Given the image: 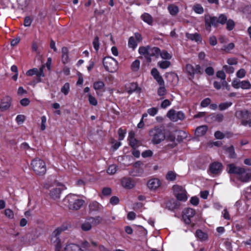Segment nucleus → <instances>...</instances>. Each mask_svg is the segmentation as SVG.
I'll return each instance as SVG.
<instances>
[{"instance_id": "nucleus-5", "label": "nucleus", "mask_w": 251, "mask_h": 251, "mask_svg": "<svg viewBox=\"0 0 251 251\" xmlns=\"http://www.w3.org/2000/svg\"><path fill=\"white\" fill-rule=\"evenodd\" d=\"M149 134L154 144H158L165 139V133L160 128H154L150 131Z\"/></svg>"}, {"instance_id": "nucleus-35", "label": "nucleus", "mask_w": 251, "mask_h": 251, "mask_svg": "<svg viewBox=\"0 0 251 251\" xmlns=\"http://www.w3.org/2000/svg\"><path fill=\"white\" fill-rule=\"evenodd\" d=\"M168 9L170 14L172 16L176 15L179 12L178 7L174 4L169 5L168 7Z\"/></svg>"}, {"instance_id": "nucleus-48", "label": "nucleus", "mask_w": 251, "mask_h": 251, "mask_svg": "<svg viewBox=\"0 0 251 251\" xmlns=\"http://www.w3.org/2000/svg\"><path fill=\"white\" fill-rule=\"evenodd\" d=\"M137 46L136 41L135 40L134 37L132 36L129 38L128 40V46L130 48L135 49Z\"/></svg>"}, {"instance_id": "nucleus-47", "label": "nucleus", "mask_w": 251, "mask_h": 251, "mask_svg": "<svg viewBox=\"0 0 251 251\" xmlns=\"http://www.w3.org/2000/svg\"><path fill=\"white\" fill-rule=\"evenodd\" d=\"M140 61L139 60H135L132 63L131 68L133 71H137L140 67Z\"/></svg>"}, {"instance_id": "nucleus-28", "label": "nucleus", "mask_w": 251, "mask_h": 251, "mask_svg": "<svg viewBox=\"0 0 251 251\" xmlns=\"http://www.w3.org/2000/svg\"><path fill=\"white\" fill-rule=\"evenodd\" d=\"M165 139L167 141L172 142L171 144H168V146L171 147V148H173L176 146V137L173 134H170L167 137H165Z\"/></svg>"}, {"instance_id": "nucleus-62", "label": "nucleus", "mask_w": 251, "mask_h": 251, "mask_svg": "<svg viewBox=\"0 0 251 251\" xmlns=\"http://www.w3.org/2000/svg\"><path fill=\"white\" fill-rule=\"evenodd\" d=\"M32 21L30 17L27 16L25 18L24 25L25 26H29L31 24Z\"/></svg>"}, {"instance_id": "nucleus-2", "label": "nucleus", "mask_w": 251, "mask_h": 251, "mask_svg": "<svg viewBox=\"0 0 251 251\" xmlns=\"http://www.w3.org/2000/svg\"><path fill=\"white\" fill-rule=\"evenodd\" d=\"M138 51L139 53L143 55L149 62H151V56L157 57L160 54V49L157 47H140Z\"/></svg>"}, {"instance_id": "nucleus-51", "label": "nucleus", "mask_w": 251, "mask_h": 251, "mask_svg": "<svg viewBox=\"0 0 251 251\" xmlns=\"http://www.w3.org/2000/svg\"><path fill=\"white\" fill-rule=\"evenodd\" d=\"M166 94V89L164 85H160L157 90V94L159 96H163Z\"/></svg>"}, {"instance_id": "nucleus-25", "label": "nucleus", "mask_w": 251, "mask_h": 251, "mask_svg": "<svg viewBox=\"0 0 251 251\" xmlns=\"http://www.w3.org/2000/svg\"><path fill=\"white\" fill-rule=\"evenodd\" d=\"M63 251H82V250L78 245L75 244H70L66 245Z\"/></svg>"}, {"instance_id": "nucleus-18", "label": "nucleus", "mask_w": 251, "mask_h": 251, "mask_svg": "<svg viewBox=\"0 0 251 251\" xmlns=\"http://www.w3.org/2000/svg\"><path fill=\"white\" fill-rule=\"evenodd\" d=\"M148 187L151 190H155L161 185V182L158 178H152L148 181Z\"/></svg>"}, {"instance_id": "nucleus-24", "label": "nucleus", "mask_w": 251, "mask_h": 251, "mask_svg": "<svg viewBox=\"0 0 251 251\" xmlns=\"http://www.w3.org/2000/svg\"><path fill=\"white\" fill-rule=\"evenodd\" d=\"M208 127L206 126H201L198 127L195 130V134L197 136H202L207 132Z\"/></svg>"}, {"instance_id": "nucleus-39", "label": "nucleus", "mask_w": 251, "mask_h": 251, "mask_svg": "<svg viewBox=\"0 0 251 251\" xmlns=\"http://www.w3.org/2000/svg\"><path fill=\"white\" fill-rule=\"evenodd\" d=\"M196 236L201 240L204 241L207 238V235L201 230H197L196 232Z\"/></svg>"}, {"instance_id": "nucleus-64", "label": "nucleus", "mask_w": 251, "mask_h": 251, "mask_svg": "<svg viewBox=\"0 0 251 251\" xmlns=\"http://www.w3.org/2000/svg\"><path fill=\"white\" fill-rule=\"evenodd\" d=\"M209 44L211 46H215L217 44V38L215 36H211L209 39Z\"/></svg>"}, {"instance_id": "nucleus-22", "label": "nucleus", "mask_w": 251, "mask_h": 251, "mask_svg": "<svg viewBox=\"0 0 251 251\" xmlns=\"http://www.w3.org/2000/svg\"><path fill=\"white\" fill-rule=\"evenodd\" d=\"M51 241L54 244L56 251H62L61 248L60 240L59 237L51 235Z\"/></svg>"}, {"instance_id": "nucleus-41", "label": "nucleus", "mask_w": 251, "mask_h": 251, "mask_svg": "<svg viewBox=\"0 0 251 251\" xmlns=\"http://www.w3.org/2000/svg\"><path fill=\"white\" fill-rule=\"evenodd\" d=\"M193 10L197 14H201L203 13V8L200 4H196L193 7Z\"/></svg>"}, {"instance_id": "nucleus-30", "label": "nucleus", "mask_w": 251, "mask_h": 251, "mask_svg": "<svg viewBox=\"0 0 251 251\" xmlns=\"http://www.w3.org/2000/svg\"><path fill=\"white\" fill-rule=\"evenodd\" d=\"M142 20L147 23L148 24L151 25L153 23V19L151 16L147 13H145L141 16Z\"/></svg>"}, {"instance_id": "nucleus-3", "label": "nucleus", "mask_w": 251, "mask_h": 251, "mask_svg": "<svg viewBox=\"0 0 251 251\" xmlns=\"http://www.w3.org/2000/svg\"><path fill=\"white\" fill-rule=\"evenodd\" d=\"M64 201L68 203L69 208L74 210L79 209L84 202L83 200L79 199L78 196L74 194L67 195Z\"/></svg>"}, {"instance_id": "nucleus-17", "label": "nucleus", "mask_w": 251, "mask_h": 251, "mask_svg": "<svg viewBox=\"0 0 251 251\" xmlns=\"http://www.w3.org/2000/svg\"><path fill=\"white\" fill-rule=\"evenodd\" d=\"M243 167L236 166L234 164H229L227 165L226 170L228 173L235 174L236 176L238 175Z\"/></svg>"}, {"instance_id": "nucleus-46", "label": "nucleus", "mask_w": 251, "mask_h": 251, "mask_svg": "<svg viewBox=\"0 0 251 251\" xmlns=\"http://www.w3.org/2000/svg\"><path fill=\"white\" fill-rule=\"evenodd\" d=\"M232 104V103L231 102H226L221 103L219 105V109L221 111L224 110L230 107Z\"/></svg>"}, {"instance_id": "nucleus-58", "label": "nucleus", "mask_w": 251, "mask_h": 251, "mask_svg": "<svg viewBox=\"0 0 251 251\" xmlns=\"http://www.w3.org/2000/svg\"><path fill=\"white\" fill-rule=\"evenodd\" d=\"M211 100L209 98H206L202 100L201 103V105L202 107H205L210 104Z\"/></svg>"}, {"instance_id": "nucleus-23", "label": "nucleus", "mask_w": 251, "mask_h": 251, "mask_svg": "<svg viewBox=\"0 0 251 251\" xmlns=\"http://www.w3.org/2000/svg\"><path fill=\"white\" fill-rule=\"evenodd\" d=\"M11 104V98L9 97H6L1 102L0 108L1 110H5L8 109Z\"/></svg>"}, {"instance_id": "nucleus-19", "label": "nucleus", "mask_w": 251, "mask_h": 251, "mask_svg": "<svg viewBox=\"0 0 251 251\" xmlns=\"http://www.w3.org/2000/svg\"><path fill=\"white\" fill-rule=\"evenodd\" d=\"M135 133L133 131H130L128 134V140L130 146L133 149L138 146L139 141L134 138Z\"/></svg>"}, {"instance_id": "nucleus-8", "label": "nucleus", "mask_w": 251, "mask_h": 251, "mask_svg": "<svg viewBox=\"0 0 251 251\" xmlns=\"http://www.w3.org/2000/svg\"><path fill=\"white\" fill-rule=\"evenodd\" d=\"M173 190L175 196L178 201H185L187 200L186 191L183 187L175 185L173 187Z\"/></svg>"}, {"instance_id": "nucleus-44", "label": "nucleus", "mask_w": 251, "mask_h": 251, "mask_svg": "<svg viewBox=\"0 0 251 251\" xmlns=\"http://www.w3.org/2000/svg\"><path fill=\"white\" fill-rule=\"evenodd\" d=\"M61 91L65 95L68 94L70 91V84L69 83H65L61 89Z\"/></svg>"}, {"instance_id": "nucleus-36", "label": "nucleus", "mask_w": 251, "mask_h": 251, "mask_svg": "<svg viewBox=\"0 0 251 251\" xmlns=\"http://www.w3.org/2000/svg\"><path fill=\"white\" fill-rule=\"evenodd\" d=\"M210 118L213 121L221 122L224 119V115L222 114H212L210 115Z\"/></svg>"}, {"instance_id": "nucleus-34", "label": "nucleus", "mask_w": 251, "mask_h": 251, "mask_svg": "<svg viewBox=\"0 0 251 251\" xmlns=\"http://www.w3.org/2000/svg\"><path fill=\"white\" fill-rule=\"evenodd\" d=\"M92 226H96L99 225L102 221V218L100 216H97L96 217H91L88 218Z\"/></svg>"}, {"instance_id": "nucleus-38", "label": "nucleus", "mask_w": 251, "mask_h": 251, "mask_svg": "<svg viewBox=\"0 0 251 251\" xmlns=\"http://www.w3.org/2000/svg\"><path fill=\"white\" fill-rule=\"evenodd\" d=\"M137 85L135 83H131L126 86V89L128 93H132L137 89Z\"/></svg>"}, {"instance_id": "nucleus-32", "label": "nucleus", "mask_w": 251, "mask_h": 251, "mask_svg": "<svg viewBox=\"0 0 251 251\" xmlns=\"http://www.w3.org/2000/svg\"><path fill=\"white\" fill-rule=\"evenodd\" d=\"M92 225L89 221V219H87L81 225V228L83 231H87L90 230L92 228Z\"/></svg>"}, {"instance_id": "nucleus-55", "label": "nucleus", "mask_w": 251, "mask_h": 251, "mask_svg": "<svg viewBox=\"0 0 251 251\" xmlns=\"http://www.w3.org/2000/svg\"><path fill=\"white\" fill-rule=\"evenodd\" d=\"M147 112L148 114H149L150 116H154L157 114L158 112V109L156 107H152L148 109Z\"/></svg>"}, {"instance_id": "nucleus-40", "label": "nucleus", "mask_w": 251, "mask_h": 251, "mask_svg": "<svg viewBox=\"0 0 251 251\" xmlns=\"http://www.w3.org/2000/svg\"><path fill=\"white\" fill-rule=\"evenodd\" d=\"M226 29L228 31L233 30L235 25V24L234 21L230 19L228 20L227 19V22L226 23Z\"/></svg>"}, {"instance_id": "nucleus-53", "label": "nucleus", "mask_w": 251, "mask_h": 251, "mask_svg": "<svg viewBox=\"0 0 251 251\" xmlns=\"http://www.w3.org/2000/svg\"><path fill=\"white\" fill-rule=\"evenodd\" d=\"M93 45L94 49L96 51H98L99 49V39L98 36H96L93 40Z\"/></svg>"}, {"instance_id": "nucleus-26", "label": "nucleus", "mask_w": 251, "mask_h": 251, "mask_svg": "<svg viewBox=\"0 0 251 251\" xmlns=\"http://www.w3.org/2000/svg\"><path fill=\"white\" fill-rule=\"evenodd\" d=\"M186 37L188 39L191 41H195L196 42L201 41V35L198 33H195L194 34L186 33Z\"/></svg>"}, {"instance_id": "nucleus-6", "label": "nucleus", "mask_w": 251, "mask_h": 251, "mask_svg": "<svg viewBox=\"0 0 251 251\" xmlns=\"http://www.w3.org/2000/svg\"><path fill=\"white\" fill-rule=\"evenodd\" d=\"M45 65H42L39 69L36 68H33L28 70L26 73V75L27 76H32L33 75H36V79L34 81V83H37L42 81V77L45 76L44 70L45 69Z\"/></svg>"}, {"instance_id": "nucleus-27", "label": "nucleus", "mask_w": 251, "mask_h": 251, "mask_svg": "<svg viewBox=\"0 0 251 251\" xmlns=\"http://www.w3.org/2000/svg\"><path fill=\"white\" fill-rule=\"evenodd\" d=\"M62 61L64 64L69 62L68 49L67 47L62 48Z\"/></svg>"}, {"instance_id": "nucleus-52", "label": "nucleus", "mask_w": 251, "mask_h": 251, "mask_svg": "<svg viewBox=\"0 0 251 251\" xmlns=\"http://www.w3.org/2000/svg\"><path fill=\"white\" fill-rule=\"evenodd\" d=\"M88 97L90 104L94 106H96L98 104V101L96 99L90 94L88 95Z\"/></svg>"}, {"instance_id": "nucleus-43", "label": "nucleus", "mask_w": 251, "mask_h": 251, "mask_svg": "<svg viewBox=\"0 0 251 251\" xmlns=\"http://www.w3.org/2000/svg\"><path fill=\"white\" fill-rule=\"evenodd\" d=\"M171 65V62L169 61H162L158 62V66L161 69H166Z\"/></svg>"}, {"instance_id": "nucleus-11", "label": "nucleus", "mask_w": 251, "mask_h": 251, "mask_svg": "<svg viewBox=\"0 0 251 251\" xmlns=\"http://www.w3.org/2000/svg\"><path fill=\"white\" fill-rule=\"evenodd\" d=\"M167 116L170 120L173 122H177L178 120H183L185 118V115L182 111H176L175 110H170Z\"/></svg>"}, {"instance_id": "nucleus-57", "label": "nucleus", "mask_w": 251, "mask_h": 251, "mask_svg": "<svg viewBox=\"0 0 251 251\" xmlns=\"http://www.w3.org/2000/svg\"><path fill=\"white\" fill-rule=\"evenodd\" d=\"M25 116L23 115H18L16 118V121L18 124H21L24 123L25 120Z\"/></svg>"}, {"instance_id": "nucleus-16", "label": "nucleus", "mask_w": 251, "mask_h": 251, "mask_svg": "<svg viewBox=\"0 0 251 251\" xmlns=\"http://www.w3.org/2000/svg\"><path fill=\"white\" fill-rule=\"evenodd\" d=\"M222 167L223 165L221 163L215 162L210 165L209 170L212 174L217 175L221 173Z\"/></svg>"}, {"instance_id": "nucleus-20", "label": "nucleus", "mask_w": 251, "mask_h": 251, "mask_svg": "<svg viewBox=\"0 0 251 251\" xmlns=\"http://www.w3.org/2000/svg\"><path fill=\"white\" fill-rule=\"evenodd\" d=\"M235 117L241 120V122L243 120H246V119L249 118L250 113L246 110L238 111L235 113Z\"/></svg>"}, {"instance_id": "nucleus-61", "label": "nucleus", "mask_w": 251, "mask_h": 251, "mask_svg": "<svg viewBox=\"0 0 251 251\" xmlns=\"http://www.w3.org/2000/svg\"><path fill=\"white\" fill-rule=\"evenodd\" d=\"M216 76L217 77L221 78L223 80V81L225 80L226 79V75L225 73L222 71H218L216 73Z\"/></svg>"}, {"instance_id": "nucleus-14", "label": "nucleus", "mask_w": 251, "mask_h": 251, "mask_svg": "<svg viewBox=\"0 0 251 251\" xmlns=\"http://www.w3.org/2000/svg\"><path fill=\"white\" fill-rule=\"evenodd\" d=\"M98 243L92 240L89 242L85 240L81 243L82 248L85 249L82 251H95L94 249L98 247Z\"/></svg>"}, {"instance_id": "nucleus-49", "label": "nucleus", "mask_w": 251, "mask_h": 251, "mask_svg": "<svg viewBox=\"0 0 251 251\" xmlns=\"http://www.w3.org/2000/svg\"><path fill=\"white\" fill-rule=\"evenodd\" d=\"M117 166L115 165H111L108 168L107 173L109 175H113L117 172Z\"/></svg>"}, {"instance_id": "nucleus-33", "label": "nucleus", "mask_w": 251, "mask_h": 251, "mask_svg": "<svg viewBox=\"0 0 251 251\" xmlns=\"http://www.w3.org/2000/svg\"><path fill=\"white\" fill-rule=\"evenodd\" d=\"M177 174L174 171H169L166 175V179L169 181H173L176 179Z\"/></svg>"}, {"instance_id": "nucleus-42", "label": "nucleus", "mask_w": 251, "mask_h": 251, "mask_svg": "<svg viewBox=\"0 0 251 251\" xmlns=\"http://www.w3.org/2000/svg\"><path fill=\"white\" fill-rule=\"evenodd\" d=\"M104 86V83L102 81H98L94 83L93 87L96 90L102 89Z\"/></svg>"}, {"instance_id": "nucleus-1", "label": "nucleus", "mask_w": 251, "mask_h": 251, "mask_svg": "<svg viewBox=\"0 0 251 251\" xmlns=\"http://www.w3.org/2000/svg\"><path fill=\"white\" fill-rule=\"evenodd\" d=\"M227 17L225 14H221L218 17L211 16L209 15L205 16L204 23L205 29L210 32L211 30V26L217 27L218 24L224 25L227 22Z\"/></svg>"}, {"instance_id": "nucleus-29", "label": "nucleus", "mask_w": 251, "mask_h": 251, "mask_svg": "<svg viewBox=\"0 0 251 251\" xmlns=\"http://www.w3.org/2000/svg\"><path fill=\"white\" fill-rule=\"evenodd\" d=\"M224 150L228 153V157L230 158H235L236 157V154L235 153L234 148L233 146H230L228 147H224Z\"/></svg>"}, {"instance_id": "nucleus-50", "label": "nucleus", "mask_w": 251, "mask_h": 251, "mask_svg": "<svg viewBox=\"0 0 251 251\" xmlns=\"http://www.w3.org/2000/svg\"><path fill=\"white\" fill-rule=\"evenodd\" d=\"M159 55L162 58L164 59H170L172 58V55L165 50H163L161 52H160Z\"/></svg>"}, {"instance_id": "nucleus-56", "label": "nucleus", "mask_w": 251, "mask_h": 251, "mask_svg": "<svg viewBox=\"0 0 251 251\" xmlns=\"http://www.w3.org/2000/svg\"><path fill=\"white\" fill-rule=\"evenodd\" d=\"M4 213L5 216L9 219H13L14 218V213L10 209H6L4 211Z\"/></svg>"}, {"instance_id": "nucleus-59", "label": "nucleus", "mask_w": 251, "mask_h": 251, "mask_svg": "<svg viewBox=\"0 0 251 251\" xmlns=\"http://www.w3.org/2000/svg\"><path fill=\"white\" fill-rule=\"evenodd\" d=\"M223 69L227 73H229V74H232L234 72V69L233 68V67H231L230 66H228V65H224L223 66Z\"/></svg>"}, {"instance_id": "nucleus-13", "label": "nucleus", "mask_w": 251, "mask_h": 251, "mask_svg": "<svg viewBox=\"0 0 251 251\" xmlns=\"http://www.w3.org/2000/svg\"><path fill=\"white\" fill-rule=\"evenodd\" d=\"M237 179L242 182L246 183L251 180V173L246 172L243 168L236 176Z\"/></svg>"}, {"instance_id": "nucleus-15", "label": "nucleus", "mask_w": 251, "mask_h": 251, "mask_svg": "<svg viewBox=\"0 0 251 251\" xmlns=\"http://www.w3.org/2000/svg\"><path fill=\"white\" fill-rule=\"evenodd\" d=\"M135 182L130 178L124 177L121 179V184L126 189H132L135 186Z\"/></svg>"}, {"instance_id": "nucleus-21", "label": "nucleus", "mask_w": 251, "mask_h": 251, "mask_svg": "<svg viewBox=\"0 0 251 251\" xmlns=\"http://www.w3.org/2000/svg\"><path fill=\"white\" fill-rule=\"evenodd\" d=\"M61 192V190L60 188H53L50 191V196L53 200H58L60 198Z\"/></svg>"}, {"instance_id": "nucleus-54", "label": "nucleus", "mask_w": 251, "mask_h": 251, "mask_svg": "<svg viewBox=\"0 0 251 251\" xmlns=\"http://www.w3.org/2000/svg\"><path fill=\"white\" fill-rule=\"evenodd\" d=\"M65 230V228L62 227H59L56 228L52 234H53V236H56L58 237H59L60 234L61 233Z\"/></svg>"}, {"instance_id": "nucleus-63", "label": "nucleus", "mask_w": 251, "mask_h": 251, "mask_svg": "<svg viewBox=\"0 0 251 251\" xmlns=\"http://www.w3.org/2000/svg\"><path fill=\"white\" fill-rule=\"evenodd\" d=\"M152 152L151 150H147L142 153V157L146 158L151 157L152 155Z\"/></svg>"}, {"instance_id": "nucleus-12", "label": "nucleus", "mask_w": 251, "mask_h": 251, "mask_svg": "<svg viewBox=\"0 0 251 251\" xmlns=\"http://www.w3.org/2000/svg\"><path fill=\"white\" fill-rule=\"evenodd\" d=\"M195 215V211L191 208H185L182 212V219L186 224H190L191 218Z\"/></svg>"}, {"instance_id": "nucleus-4", "label": "nucleus", "mask_w": 251, "mask_h": 251, "mask_svg": "<svg viewBox=\"0 0 251 251\" xmlns=\"http://www.w3.org/2000/svg\"><path fill=\"white\" fill-rule=\"evenodd\" d=\"M32 168L36 175H44L46 172L45 162L42 159L36 158L33 159L31 163Z\"/></svg>"}, {"instance_id": "nucleus-37", "label": "nucleus", "mask_w": 251, "mask_h": 251, "mask_svg": "<svg viewBox=\"0 0 251 251\" xmlns=\"http://www.w3.org/2000/svg\"><path fill=\"white\" fill-rule=\"evenodd\" d=\"M18 4V8L24 10L28 5L29 0H17Z\"/></svg>"}, {"instance_id": "nucleus-10", "label": "nucleus", "mask_w": 251, "mask_h": 251, "mask_svg": "<svg viewBox=\"0 0 251 251\" xmlns=\"http://www.w3.org/2000/svg\"><path fill=\"white\" fill-rule=\"evenodd\" d=\"M231 85L235 89L241 88L245 90L251 89V83L248 80L240 81L237 79H234L232 80Z\"/></svg>"}, {"instance_id": "nucleus-9", "label": "nucleus", "mask_w": 251, "mask_h": 251, "mask_svg": "<svg viewBox=\"0 0 251 251\" xmlns=\"http://www.w3.org/2000/svg\"><path fill=\"white\" fill-rule=\"evenodd\" d=\"M185 69L190 80H192L194 78L195 74L201 73V67L199 65L193 66L188 64L186 65Z\"/></svg>"}, {"instance_id": "nucleus-60", "label": "nucleus", "mask_w": 251, "mask_h": 251, "mask_svg": "<svg viewBox=\"0 0 251 251\" xmlns=\"http://www.w3.org/2000/svg\"><path fill=\"white\" fill-rule=\"evenodd\" d=\"M246 75V71L243 69H240L237 73H236V76L238 78H242L244 77Z\"/></svg>"}, {"instance_id": "nucleus-31", "label": "nucleus", "mask_w": 251, "mask_h": 251, "mask_svg": "<svg viewBox=\"0 0 251 251\" xmlns=\"http://www.w3.org/2000/svg\"><path fill=\"white\" fill-rule=\"evenodd\" d=\"M89 209L91 211H100L102 209V206L97 201H93L89 204Z\"/></svg>"}, {"instance_id": "nucleus-45", "label": "nucleus", "mask_w": 251, "mask_h": 251, "mask_svg": "<svg viewBox=\"0 0 251 251\" xmlns=\"http://www.w3.org/2000/svg\"><path fill=\"white\" fill-rule=\"evenodd\" d=\"M234 44L233 43H230L227 45L223 46L221 50H224L226 52H229L234 48Z\"/></svg>"}, {"instance_id": "nucleus-7", "label": "nucleus", "mask_w": 251, "mask_h": 251, "mask_svg": "<svg viewBox=\"0 0 251 251\" xmlns=\"http://www.w3.org/2000/svg\"><path fill=\"white\" fill-rule=\"evenodd\" d=\"M103 65L106 71L110 73L116 72L118 68V62L114 58L106 57L103 59Z\"/></svg>"}]
</instances>
